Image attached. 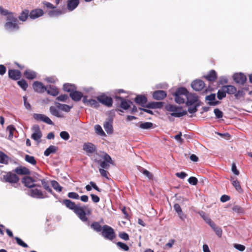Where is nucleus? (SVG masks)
Here are the masks:
<instances>
[{"mask_svg": "<svg viewBox=\"0 0 252 252\" xmlns=\"http://www.w3.org/2000/svg\"><path fill=\"white\" fill-rule=\"evenodd\" d=\"M188 94L187 89L184 88H180L176 90L174 94V95H184L186 98V95H188Z\"/></svg>", "mask_w": 252, "mask_h": 252, "instance_id": "30", "label": "nucleus"}, {"mask_svg": "<svg viewBox=\"0 0 252 252\" xmlns=\"http://www.w3.org/2000/svg\"><path fill=\"white\" fill-rule=\"evenodd\" d=\"M40 181L44 189L53 195L55 196L56 194L53 192L52 189L49 186V183L44 179Z\"/></svg>", "mask_w": 252, "mask_h": 252, "instance_id": "33", "label": "nucleus"}, {"mask_svg": "<svg viewBox=\"0 0 252 252\" xmlns=\"http://www.w3.org/2000/svg\"><path fill=\"white\" fill-rule=\"evenodd\" d=\"M91 227L94 231L98 232L102 230V227L98 222H94L91 225Z\"/></svg>", "mask_w": 252, "mask_h": 252, "instance_id": "41", "label": "nucleus"}, {"mask_svg": "<svg viewBox=\"0 0 252 252\" xmlns=\"http://www.w3.org/2000/svg\"><path fill=\"white\" fill-rule=\"evenodd\" d=\"M79 4V0H67V8L70 11H73Z\"/></svg>", "mask_w": 252, "mask_h": 252, "instance_id": "20", "label": "nucleus"}, {"mask_svg": "<svg viewBox=\"0 0 252 252\" xmlns=\"http://www.w3.org/2000/svg\"><path fill=\"white\" fill-rule=\"evenodd\" d=\"M117 245L120 247L121 249L127 251L129 250V248L127 245L122 242H119L117 243Z\"/></svg>", "mask_w": 252, "mask_h": 252, "instance_id": "54", "label": "nucleus"}, {"mask_svg": "<svg viewBox=\"0 0 252 252\" xmlns=\"http://www.w3.org/2000/svg\"><path fill=\"white\" fill-rule=\"evenodd\" d=\"M60 135L61 137L64 140H68L70 137L69 133L64 131L61 132Z\"/></svg>", "mask_w": 252, "mask_h": 252, "instance_id": "52", "label": "nucleus"}, {"mask_svg": "<svg viewBox=\"0 0 252 252\" xmlns=\"http://www.w3.org/2000/svg\"><path fill=\"white\" fill-rule=\"evenodd\" d=\"M97 100L102 104L110 107L112 105L113 100L110 97H108L105 95H101L97 97Z\"/></svg>", "mask_w": 252, "mask_h": 252, "instance_id": "12", "label": "nucleus"}, {"mask_svg": "<svg viewBox=\"0 0 252 252\" xmlns=\"http://www.w3.org/2000/svg\"><path fill=\"white\" fill-rule=\"evenodd\" d=\"M63 13L62 11L60 10H53L49 12V15L50 16H56L61 15Z\"/></svg>", "mask_w": 252, "mask_h": 252, "instance_id": "51", "label": "nucleus"}, {"mask_svg": "<svg viewBox=\"0 0 252 252\" xmlns=\"http://www.w3.org/2000/svg\"><path fill=\"white\" fill-rule=\"evenodd\" d=\"M15 240L17 242V243L24 247V248H27L28 246L27 245V244H26L25 243H24L21 239H20L19 237H15Z\"/></svg>", "mask_w": 252, "mask_h": 252, "instance_id": "55", "label": "nucleus"}, {"mask_svg": "<svg viewBox=\"0 0 252 252\" xmlns=\"http://www.w3.org/2000/svg\"><path fill=\"white\" fill-rule=\"evenodd\" d=\"M147 100V98L144 95H138L135 98V102L142 106L146 103Z\"/></svg>", "mask_w": 252, "mask_h": 252, "instance_id": "29", "label": "nucleus"}, {"mask_svg": "<svg viewBox=\"0 0 252 252\" xmlns=\"http://www.w3.org/2000/svg\"><path fill=\"white\" fill-rule=\"evenodd\" d=\"M7 160V156L2 152H0V163H6Z\"/></svg>", "mask_w": 252, "mask_h": 252, "instance_id": "49", "label": "nucleus"}, {"mask_svg": "<svg viewBox=\"0 0 252 252\" xmlns=\"http://www.w3.org/2000/svg\"><path fill=\"white\" fill-rule=\"evenodd\" d=\"M63 204H64L67 208L70 210H73L75 209L78 204L75 203L69 199H64L63 201Z\"/></svg>", "mask_w": 252, "mask_h": 252, "instance_id": "24", "label": "nucleus"}, {"mask_svg": "<svg viewBox=\"0 0 252 252\" xmlns=\"http://www.w3.org/2000/svg\"><path fill=\"white\" fill-rule=\"evenodd\" d=\"M223 89L226 93L229 94H234L236 93V88L232 85L223 86Z\"/></svg>", "mask_w": 252, "mask_h": 252, "instance_id": "27", "label": "nucleus"}, {"mask_svg": "<svg viewBox=\"0 0 252 252\" xmlns=\"http://www.w3.org/2000/svg\"><path fill=\"white\" fill-rule=\"evenodd\" d=\"M234 80L238 84H244L246 81V76L241 73H235L233 76Z\"/></svg>", "mask_w": 252, "mask_h": 252, "instance_id": "19", "label": "nucleus"}, {"mask_svg": "<svg viewBox=\"0 0 252 252\" xmlns=\"http://www.w3.org/2000/svg\"><path fill=\"white\" fill-rule=\"evenodd\" d=\"M24 74L26 78L30 80L35 78L36 76V72L30 69L25 70Z\"/></svg>", "mask_w": 252, "mask_h": 252, "instance_id": "25", "label": "nucleus"}, {"mask_svg": "<svg viewBox=\"0 0 252 252\" xmlns=\"http://www.w3.org/2000/svg\"><path fill=\"white\" fill-rule=\"evenodd\" d=\"M31 130L32 132L31 138L39 144L41 142V138L42 137V133L39 126L34 125L32 127Z\"/></svg>", "mask_w": 252, "mask_h": 252, "instance_id": "5", "label": "nucleus"}, {"mask_svg": "<svg viewBox=\"0 0 252 252\" xmlns=\"http://www.w3.org/2000/svg\"><path fill=\"white\" fill-rule=\"evenodd\" d=\"M165 108L167 111L172 112L171 115L175 117H181L187 114L186 111H181L182 108L181 107H177L174 105L168 104L166 106Z\"/></svg>", "mask_w": 252, "mask_h": 252, "instance_id": "3", "label": "nucleus"}, {"mask_svg": "<svg viewBox=\"0 0 252 252\" xmlns=\"http://www.w3.org/2000/svg\"><path fill=\"white\" fill-rule=\"evenodd\" d=\"M28 194L32 197L43 199L48 197L46 193H43L41 190L37 189H32L29 190Z\"/></svg>", "mask_w": 252, "mask_h": 252, "instance_id": "8", "label": "nucleus"}, {"mask_svg": "<svg viewBox=\"0 0 252 252\" xmlns=\"http://www.w3.org/2000/svg\"><path fill=\"white\" fill-rule=\"evenodd\" d=\"M187 99L186 104L187 106L196 105L197 106L200 105V101L197 95L194 94H189L186 95Z\"/></svg>", "mask_w": 252, "mask_h": 252, "instance_id": "7", "label": "nucleus"}, {"mask_svg": "<svg viewBox=\"0 0 252 252\" xmlns=\"http://www.w3.org/2000/svg\"><path fill=\"white\" fill-rule=\"evenodd\" d=\"M120 98L121 99V107L125 110H127L130 107V104H132L130 101H126L122 97H120Z\"/></svg>", "mask_w": 252, "mask_h": 252, "instance_id": "36", "label": "nucleus"}, {"mask_svg": "<svg viewBox=\"0 0 252 252\" xmlns=\"http://www.w3.org/2000/svg\"><path fill=\"white\" fill-rule=\"evenodd\" d=\"M228 82L227 78L225 76H221L219 78V83L220 84L223 85L226 84Z\"/></svg>", "mask_w": 252, "mask_h": 252, "instance_id": "63", "label": "nucleus"}, {"mask_svg": "<svg viewBox=\"0 0 252 252\" xmlns=\"http://www.w3.org/2000/svg\"><path fill=\"white\" fill-rule=\"evenodd\" d=\"M191 87L194 90L200 91L205 87V83L201 80L196 79L192 82Z\"/></svg>", "mask_w": 252, "mask_h": 252, "instance_id": "13", "label": "nucleus"}, {"mask_svg": "<svg viewBox=\"0 0 252 252\" xmlns=\"http://www.w3.org/2000/svg\"><path fill=\"white\" fill-rule=\"evenodd\" d=\"M70 96L75 101H79L83 97V94L81 92L76 91L75 90L70 93Z\"/></svg>", "mask_w": 252, "mask_h": 252, "instance_id": "21", "label": "nucleus"}, {"mask_svg": "<svg viewBox=\"0 0 252 252\" xmlns=\"http://www.w3.org/2000/svg\"><path fill=\"white\" fill-rule=\"evenodd\" d=\"M94 130L95 133L101 136H105L106 134L103 130L101 126L99 125H96L94 126Z\"/></svg>", "mask_w": 252, "mask_h": 252, "instance_id": "38", "label": "nucleus"}, {"mask_svg": "<svg viewBox=\"0 0 252 252\" xmlns=\"http://www.w3.org/2000/svg\"><path fill=\"white\" fill-rule=\"evenodd\" d=\"M51 114L58 118H63V115L59 111V110L55 106H52L49 109Z\"/></svg>", "mask_w": 252, "mask_h": 252, "instance_id": "26", "label": "nucleus"}, {"mask_svg": "<svg viewBox=\"0 0 252 252\" xmlns=\"http://www.w3.org/2000/svg\"><path fill=\"white\" fill-rule=\"evenodd\" d=\"M234 247L241 252H243L245 250V247L241 244H235L234 245Z\"/></svg>", "mask_w": 252, "mask_h": 252, "instance_id": "62", "label": "nucleus"}, {"mask_svg": "<svg viewBox=\"0 0 252 252\" xmlns=\"http://www.w3.org/2000/svg\"><path fill=\"white\" fill-rule=\"evenodd\" d=\"M231 181L232 182V184L235 188V189L238 192H241L242 191V189L241 188L239 182L238 180H235V178L233 177H231Z\"/></svg>", "mask_w": 252, "mask_h": 252, "instance_id": "32", "label": "nucleus"}, {"mask_svg": "<svg viewBox=\"0 0 252 252\" xmlns=\"http://www.w3.org/2000/svg\"><path fill=\"white\" fill-rule=\"evenodd\" d=\"M68 98V96L67 94H62L58 96L56 99L60 101L65 102Z\"/></svg>", "mask_w": 252, "mask_h": 252, "instance_id": "58", "label": "nucleus"}, {"mask_svg": "<svg viewBox=\"0 0 252 252\" xmlns=\"http://www.w3.org/2000/svg\"><path fill=\"white\" fill-rule=\"evenodd\" d=\"M119 237L122 239H124L125 240H128L129 239V236H128V235L125 233V232H123V233H121L119 234Z\"/></svg>", "mask_w": 252, "mask_h": 252, "instance_id": "64", "label": "nucleus"}, {"mask_svg": "<svg viewBox=\"0 0 252 252\" xmlns=\"http://www.w3.org/2000/svg\"><path fill=\"white\" fill-rule=\"evenodd\" d=\"M73 211L83 221H85L87 220V218L86 216V212H88L89 213L90 212L89 208H88L87 206H84L83 207H81L79 204L77 205L75 209H74Z\"/></svg>", "mask_w": 252, "mask_h": 252, "instance_id": "4", "label": "nucleus"}, {"mask_svg": "<svg viewBox=\"0 0 252 252\" xmlns=\"http://www.w3.org/2000/svg\"><path fill=\"white\" fill-rule=\"evenodd\" d=\"M15 172L19 175H28L30 173L29 170L26 167H17L15 169Z\"/></svg>", "mask_w": 252, "mask_h": 252, "instance_id": "28", "label": "nucleus"}, {"mask_svg": "<svg viewBox=\"0 0 252 252\" xmlns=\"http://www.w3.org/2000/svg\"><path fill=\"white\" fill-rule=\"evenodd\" d=\"M153 124L151 122H145L139 123V126L142 129H150L153 127Z\"/></svg>", "mask_w": 252, "mask_h": 252, "instance_id": "40", "label": "nucleus"}, {"mask_svg": "<svg viewBox=\"0 0 252 252\" xmlns=\"http://www.w3.org/2000/svg\"><path fill=\"white\" fill-rule=\"evenodd\" d=\"M17 84L24 91H26L28 87L27 82L24 79L18 81Z\"/></svg>", "mask_w": 252, "mask_h": 252, "instance_id": "43", "label": "nucleus"}, {"mask_svg": "<svg viewBox=\"0 0 252 252\" xmlns=\"http://www.w3.org/2000/svg\"><path fill=\"white\" fill-rule=\"evenodd\" d=\"M57 150V147L55 146L51 145L48 148L44 153L45 156H49L51 154L55 153Z\"/></svg>", "mask_w": 252, "mask_h": 252, "instance_id": "34", "label": "nucleus"}, {"mask_svg": "<svg viewBox=\"0 0 252 252\" xmlns=\"http://www.w3.org/2000/svg\"><path fill=\"white\" fill-rule=\"evenodd\" d=\"M34 181L30 177L27 176L23 178V183L28 188H32L34 187H40V185L34 184Z\"/></svg>", "mask_w": 252, "mask_h": 252, "instance_id": "15", "label": "nucleus"}, {"mask_svg": "<svg viewBox=\"0 0 252 252\" xmlns=\"http://www.w3.org/2000/svg\"><path fill=\"white\" fill-rule=\"evenodd\" d=\"M153 96L155 99L161 100L165 97L166 94L163 91H157L154 92Z\"/></svg>", "mask_w": 252, "mask_h": 252, "instance_id": "22", "label": "nucleus"}, {"mask_svg": "<svg viewBox=\"0 0 252 252\" xmlns=\"http://www.w3.org/2000/svg\"><path fill=\"white\" fill-rule=\"evenodd\" d=\"M51 185L54 189L56 191L61 192L62 190V187L60 186L59 184L57 181L55 180L52 181Z\"/></svg>", "mask_w": 252, "mask_h": 252, "instance_id": "44", "label": "nucleus"}, {"mask_svg": "<svg viewBox=\"0 0 252 252\" xmlns=\"http://www.w3.org/2000/svg\"><path fill=\"white\" fill-rule=\"evenodd\" d=\"M189 183L192 185H196L198 183V180L196 177H191L188 179Z\"/></svg>", "mask_w": 252, "mask_h": 252, "instance_id": "59", "label": "nucleus"}, {"mask_svg": "<svg viewBox=\"0 0 252 252\" xmlns=\"http://www.w3.org/2000/svg\"><path fill=\"white\" fill-rule=\"evenodd\" d=\"M98 158H94L95 162L99 164L101 168L108 169L110 164H113V161L110 156L107 154H104L102 156L97 155Z\"/></svg>", "mask_w": 252, "mask_h": 252, "instance_id": "2", "label": "nucleus"}, {"mask_svg": "<svg viewBox=\"0 0 252 252\" xmlns=\"http://www.w3.org/2000/svg\"><path fill=\"white\" fill-rule=\"evenodd\" d=\"M17 18L13 16L12 13H10L7 16L6 22L4 24L5 29L10 31L18 30L19 28Z\"/></svg>", "mask_w": 252, "mask_h": 252, "instance_id": "1", "label": "nucleus"}, {"mask_svg": "<svg viewBox=\"0 0 252 252\" xmlns=\"http://www.w3.org/2000/svg\"><path fill=\"white\" fill-rule=\"evenodd\" d=\"M212 229L215 231L216 234L219 237H221L222 236V231L220 227L217 226L216 224H214L211 227Z\"/></svg>", "mask_w": 252, "mask_h": 252, "instance_id": "39", "label": "nucleus"}, {"mask_svg": "<svg viewBox=\"0 0 252 252\" xmlns=\"http://www.w3.org/2000/svg\"><path fill=\"white\" fill-rule=\"evenodd\" d=\"M3 178L5 182L11 184L17 183L19 180V178L17 175L10 172L4 175Z\"/></svg>", "mask_w": 252, "mask_h": 252, "instance_id": "9", "label": "nucleus"}, {"mask_svg": "<svg viewBox=\"0 0 252 252\" xmlns=\"http://www.w3.org/2000/svg\"><path fill=\"white\" fill-rule=\"evenodd\" d=\"M104 128L106 131L108 133H111L113 131V126L112 123L109 121L105 122L103 125Z\"/></svg>", "mask_w": 252, "mask_h": 252, "instance_id": "37", "label": "nucleus"}, {"mask_svg": "<svg viewBox=\"0 0 252 252\" xmlns=\"http://www.w3.org/2000/svg\"><path fill=\"white\" fill-rule=\"evenodd\" d=\"M8 76L13 80H17L21 78V73L18 70L10 69L8 70Z\"/></svg>", "mask_w": 252, "mask_h": 252, "instance_id": "18", "label": "nucleus"}, {"mask_svg": "<svg viewBox=\"0 0 252 252\" xmlns=\"http://www.w3.org/2000/svg\"><path fill=\"white\" fill-rule=\"evenodd\" d=\"M83 149L88 155L94 153L96 150V146L90 142L85 143L83 146Z\"/></svg>", "mask_w": 252, "mask_h": 252, "instance_id": "11", "label": "nucleus"}, {"mask_svg": "<svg viewBox=\"0 0 252 252\" xmlns=\"http://www.w3.org/2000/svg\"><path fill=\"white\" fill-rule=\"evenodd\" d=\"M25 159L27 162L32 165H35L36 163V161L34 158L32 156H31L28 155H26L25 156Z\"/></svg>", "mask_w": 252, "mask_h": 252, "instance_id": "46", "label": "nucleus"}, {"mask_svg": "<svg viewBox=\"0 0 252 252\" xmlns=\"http://www.w3.org/2000/svg\"><path fill=\"white\" fill-rule=\"evenodd\" d=\"M102 235L105 239L109 240H112L115 237L113 229L107 225H105L102 227Z\"/></svg>", "mask_w": 252, "mask_h": 252, "instance_id": "6", "label": "nucleus"}, {"mask_svg": "<svg viewBox=\"0 0 252 252\" xmlns=\"http://www.w3.org/2000/svg\"><path fill=\"white\" fill-rule=\"evenodd\" d=\"M45 91L47 93L53 96H56L59 94L58 89L55 86H52L51 85L47 86Z\"/></svg>", "mask_w": 252, "mask_h": 252, "instance_id": "23", "label": "nucleus"}, {"mask_svg": "<svg viewBox=\"0 0 252 252\" xmlns=\"http://www.w3.org/2000/svg\"><path fill=\"white\" fill-rule=\"evenodd\" d=\"M67 196L72 199H78L79 198V195L75 192H70L67 194Z\"/></svg>", "mask_w": 252, "mask_h": 252, "instance_id": "56", "label": "nucleus"}, {"mask_svg": "<svg viewBox=\"0 0 252 252\" xmlns=\"http://www.w3.org/2000/svg\"><path fill=\"white\" fill-rule=\"evenodd\" d=\"M84 103L87 105L94 108H97L99 106V103L95 99H88L86 96H84L83 99Z\"/></svg>", "mask_w": 252, "mask_h": 252, "instance_id": "16", "label": "nucleus"}, {"mask_svg": "<svg viewBox=\"0 0 252 252\" xmlns=\"http://www.w3.org/2000/svg\"><path fill=\"white\" fill-rule=\"evenodd\" d=\"M188 106V112L189 113L193 114L195 113L197 111V107H198L199 106H197L196 105H189Z\"/></svg>", "mask_w": 252, "mask_h": 252, "instance_id": "50", "label": "nucleus"}, {"mask_svg": "<svg viewBox=\"0 0 252 252\" xmlns=\"http://www.w3.org/2000/svg\"><path fill=\"white\" fill-rule=\"evenodd\" d=\"M205 78L210 82H214L217 78V74L215 70H211L208 74L205 76Z\"/></svg>", "mask_w": 252, "mask_h": 252, "instance_id": "31", "label": "nucleus"}, {"mask_svg": "<svg viewBox=\"0 0 252 252\" xmlns=\"http://www.w3.org/2000/svg\"><path fill=\"white\" fill-rule=\"evenodd\" d=\"M245 93L243 90L236 91V93L235 94V96L236 98H240L244 96Z\"/></svg>", "mask_w": 252, "mask_h": 252, "instance_id": "60", "label": "nucleus"}, {"mask_svg": "<svg viewBox=\"0 0 252 252\" xmlns=\"http://www.w3.org/2000/svg\"><path fill=\"white\" fill-rule=\"evenodd\" d=\"M33 117L37 121L44 122L48 125H54L50 119L45 115L35 113L33 115Z\"/></svg>", "mask_w": 252, "mask_h": 252, "instance_id": "10", "label": "nucleus"}, {"mask_svg": "<svg viewBox=\"0 0 252 252\" xmlns=\"http://www.w3.org/2000/svg\"><path fill=\"white\" fill-rule=\"evenodd\" d=\"M28 16H29V11L28 10L25 9L21 12L18 18L20 21L24 22L27 20Z\"/></svg>", "mask_w": 252, "mask_h": 252, "instance_id": "35", "label": "nucleus"}, {"mask_svg": "<svg viewBox=\"0 0 252 252\" xmlns=\"http://www.w3.org/2000/svg\"><path fill=\"white\" fill-rule=\"evenodd\" d=\"M139 171L142 172L145 176H146L148 179H151L153 176L152 174L146 169H145L142 167H140Z\"/></svg>", "mask_w": 252, "mask_h": 252, "instance_id": "47", "label": "nucleus"}, {"mask_svg": "<svg viewBox=\"0 0 252 252\" xmlns=\"http://www.w3.org/2000/svg\"><path fill=\"white\" fill-rule=\"evenodd\" d=\"M7 130L9 132V137L12 138L13 135V131L15 130V128L12 126H9L7 127Z\"/></svg>", "mask_w": 252, "mask_h": 252, "instance_id": "61", "label": "nucleus"}, {"mask_svg": "<svg viewBox=\"0 0 252 252\" xmlns=\"http://www.w3.org/2000/svg\"><path fill=\"white\" fill-rule=\"evenodd\" d=\"M44 14V11L40 8L32 10L29 13V17L32 19H35L42 16Z\"/></svg>", "mask_w": 252, "mask_h": 252, "instance_id": "14", "label": "nucleus"}, {"mask_svg": "<svg viewBox=\"0 0 252 252\" xmlns=\"http://www.w3.org/2000/svg\"><path fill=\"white\" fill-rule=\"evenodd\" d=\"M214 112L217 118L220 119L222 117L223 113L218 108L215 109Z\"/></svg>", "mask_w": 252, "mask_h": 252, "instance_id": "57", "label": "nucleus"}, {"mask_svg": "<svg viewBox=\"0 0 252 252\" xmlns=\"http://www.w3.org/2000/svg\"><path fill=\"white\" fill-rule=\"evenodd\" d=\"M63 89L64 91L71 93L74 91L76 88L74 85L70 84H65L63 85Z\"/></svg>", "mask_w": 252, "mask_h": 252, "instance_id": "42", "label": "nucleus"}, {"mask_svg": "<svg viewBox=\"0 0 252 252\" xmlns=\"http://www.w3.org/2000/svg\"><path fill=\"white\" fill-rule=\"evenodd\" d=\"M175 96V100L176 103L179 104H183L185 102L186 97L184 95H178Z\"/></svg>", "mask_w": 252, "mask_h": 252, "instance_id": "48", "label": "nucleus"}, {"mask_svg": "<svg viewBox=\"0 0 252 252\" xmlns=\"http://www.w3.org/2000/svg\"><path fill=\"white\" fill-rule=\"evenodd\" d=\"M226 91L223 89V86L222 87L220 90L218 91L217 94V97L219 99H222L226 96Z\"/></svg>", "mask_w": 252, "mask_h": 252, "instance_id": "45", "label": "nucleus"}, {"mask_svg": "<svg viewBox=\"0 0 252 252\" xmlns=\"http://www.w3.org/2000/svg\"><path fill=\"white\" fill-rule=\"evenodd\" d=\"M32 87L35 92L40 93H44L46 88V87L44 86L43 83L38 81L34 82L32 84Z\"/></svg>", "mask_w": 252, "mask_h": 252, "instance_id": "17", "label": "nucleus"}, {"mask_svg": "<svg viewBox=\"0 0 252 252\" xmlns=\"http://www.w3.org/2000/svg\"><path fill=\"white\" fill-rule=\"evenodd\" d=\"M232 210L237 213H243L244 210L239 205H235L232 208Z\"/></svg>", "mask_w": 252, "mask_h": 252, "instance_id": "53", "label": "nucleus"}]
</instances>
